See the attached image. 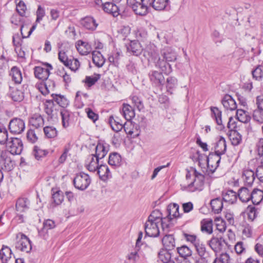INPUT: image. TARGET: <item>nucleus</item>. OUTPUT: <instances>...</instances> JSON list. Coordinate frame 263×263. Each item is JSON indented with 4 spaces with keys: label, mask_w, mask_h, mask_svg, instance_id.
Returning a JSON list of instances; mask_svg holds the SVG:
<instances>
[{
    "label": "nucleus",
    "mask_w": 263,
    "mask_h": 263,
    "mask_svg": "<svg viewBox=\"0 0 263 263\" xmlns=\"http://www.w3.org/2000/svg\"><path fill=\"white\" fill-rule=\"evenodd\" d=\"M186 182L181 184V190L193 192L202 191L204 184V176L195 168L191 167L186 174Z\"/></svg>",
    "instance_id": "f257e3e1"
},
{
    "label": "nucleus",
    "mask_w": 263,
    "mask_h": 263,
    "mask_svg": "<svg viewBox=\"0 0 263 263\" xmlns=\"http://www.w3.org/2000/svg\"><path fill=\"white\" fill-rule=\"evenodd\" d=\"M159 223L156 217L149 215L144 224L145 235L151 237H157L160 235Z\"/></svg>",
    "instance_id": "f03ea898"
},
{
    "label": "nucleus",
    "mask_w": 263,
    "mask_h": 263,
    "mask_svg": "<svg viewBox=\"0 0 263 263\" xmlns=\"http://www.w3.org/2000/svg\"><path fill=\"white\" fill-rule=\"evenodd\" d=\"M16 238L15 248L17 250L26 253H29L31 250V242L26 235L22 233H18Z\"/></svg>",
    "instance_id": "7ed1b4c3"
},
{
    "label": "nucleus",
    "mask_w": 263,
    "mask_h": 263,
    "mask_svg": "<svg viewBox=\"0 0 263 263\" xmlns=\"http://www.w3.org/2000/svg\"><path fill=\"white\" fill-rule=\"evenodd\" d=\"M91 182V179L87 174L81 172L76 175L73 179V184L76 188L84 191L86 189Z\"/></svg>",
    "instance_id": "20e7f679"
},
{
    "label": "nucleus",
    "mask_w": 263,
    "mask_h": 263,
    "mask_svg": "<svg viewBox=\"0 0 263 263\" xmlns=\"http://www.w3.org/2000/svg\"><path fill=\"white\" fill-rule=\"evenodd\" d=\"M181 215H166L165 217H156V220L161 225L163 231H168L176 223V219L181 217Z\"/></svg>",
    "instance_id": "39448f33"
},
{
    "label": "nucleus",
    "mask_w": 263,
    "mask_h": 263,
    "mask_svg": "<svg viewBox=\"0 0 263 263\" xmlns=\"http://www.w3.org/2000/svg\"><path fill=\"white\" fill-rule=\"evenodd\" d=\"M52 69V66L46 63L42 66H35L34 68V73L35 78L43 81L47 80L50 73V71Z\"/></svg>",
    "instance_id": "423d86ee"
},
{
    "label": "nucleus",
    "mask_w": 263,
    "mask_h": 263,
    "mask_svg": "<svg viewBox=\"0 0 263 263\" xmlns=\"http://www.w3.org/2000/svg\"><path fill=\"white\" fill-rule=\"evenodd\" d=\"M6 146L9 154L20 155L23 149L22 140L17 138H11L6 143Z\"/></svg>",
    "instance_id": "0eeeda50"
},
{
    "label": "nucleus",
    "mask_w": 263,
    "mask_h": 263,
    "mask_svg": "<svg viewBox=\"0 0 263 263\" xmlns=\"http://www.w3.org/2000/svg\"><path fill=\"white\" fill-rule=\"evenodd\" d=\"M209 245L216 253H217L225 251L228 243L222 237H213L209 241Z\"/></svg>",
    "instance_id": "6e6552de"
},
{
    "label": "nucleus",
    "mask_w": 263,
    "mask_h": 263,
    "mask_svg": "<svg viewBox=\"0 0 263 263\" xmlns=\"http://www.w3.org/2000/svg\"><path fill=\"white\" fill-rule=\"evenodd\" d=\"M25 128V123L23 120L14 118L10 120L9 124L10 132L14 134H21Z\"/></svg>",
    "instance_id": "1a4fd4ad"
},
{
    "label": "nucleus",
    "mask_w": 263,
    "mask_h": 263,
    "mask_svg": "<svg viewBox=\"0 0 263 263\" xmlns=\"http://www.w3.org/2000/svg\"><path fill=\"white\" fill-rule=\"evenodd\" d=\"M0 163L7 171L12 170L14 165L13 162L10 157V154L8 151H3L1 153Z\"/></svg>",
    "instance_id": "9d476101"
},
{
    "label": "nucleus",
    "mask_w": 263,
    "mask_h": 263,
    "mask_svg": "<svg viewBox=\"0 0 263 263\" xmlns=\"http://www.w3.org/2000/svg\"><path fill=\"white\" fill-rule=\"evenodd\" d=\"M205 161L207 164L208 168L211 171L214 172L219 166L220 162V156L217 154H210L208 157L205 156Z\"/></svg>",
    "instance_id": "9b49d317"
},
{
    "label": "nucleus",
    "mask_w": 263,
    "mask_h": 263,
    "mask_svg": "<svg viewBox=\"0 0 263 263\" xmlns=\"http://www.w3.org/2000/svg\"><path fill=\"white\" fill-rule=\"evenodd\" d=\"M109 149V145L104 141H99L96 147V154L95 156L99 159L103 158L107 154Z\"/></svg>",
    "instance_id": "f8f14e48"
},
{
    "label": "nucleus",
    "mask_w": 263,
    "mask_h": 263,
    "mask_svg": "<svg viewBox=\"0 0 263 263\" xmlns=\"http://www.w3.org/2000/svg\"><path fill=\"white\" fill-rule=\"evenodd\" d=\"M215 153L218 155H223L227 151L226 141L224 137L219 136L215 139Z\"/></svg>",
    "instance_id": "ddd939ff"
},
{
    "label": "nucleus",
    "mask_w": 263,
    "mask_h": 263,
    "mask_svg": "<svg viewBox=\"0 0 263 263\" xmlns=\"http://www.w3.org/2000/svg\"><path fill=\"white\" fill-rule=\"evenodd\" d=\"M143 55L148 61H155L158 57V53L156 47L154 44H149L143 51Z\"/></svg>",
    "instance_id": "4468645a"
},
{
    "label": "nucleus",
    "mask_w": 263,
    "mask_h": 263,
    "mask_svg": "<svg viewBox=\"0 0 263 263\" xmlns=\"http://www.w3.org/2000/svg\"><path fill=\"white\" fill-rule=\"evenodd\" d=\"M151 82L155 86H161L164 83V77L162 73L157 71H152L149 73Z\"/></svg>",
    "instance_id": "2eb2a0df"
},
{
    "label": "nucleus",
    "mask_w": 263,
    "mask_h": 263,
    "mask_svg": "<svg viewBox=\"0 0 263 263\" xmlns=\"http://www.w3.org/2000/svg\"><path fill=\"white\" fill-rule=\"evenodd\" d=\"M30 208V201L26 197H20L16 201L15 208L20 213L27 212Z\"/></svg>",
    "instance_id": "dca6fc26"
},
{
    "label": "nucleus",
    "mask_w": 263,
    "mask_h": 263,
    "mask_svg": "<svg viewBox=\"0 0 263 263\" xmlns=\"http://www.w3.org/2000/svg\"><path fill=\"white\" fill-rule=\"evenodd\" d=\"M99 160L95 155H89L85 161V166L89 172H96L99 166Z\"/></svg>",
    "instance_id": "f3484780"
},
{
    "label": "nucleus",
    "mask_w": 263,
    "mask_h": 263,
    "mask_svg": "<svg viewBox=\"0 0 263 263\" xmlns=\"http://www.w3.org/2000/svg\"><path fill=\"white\" fill-rule=\"evenodd\" d=\"M211 117L214 119L217 125L218 126V128L220 130L224 128V126L223 124V121L222 120V112L216 107H211Z\"/></svg>",
    "instance_id": "a211bd4d"
},
{
    "label": "nucleus",
    "mask_w": 263,
    "mask_h": 263,
    "mask_svg": "<svg viewBox=\"0 0 263 263\" xmlns=\"http://www.w3.org/2000/svg\"><path fill=\"white\" fill-rule=\"evenodd\" d=\"M96 172L100 179L103 181H106L112 177L111 173L106 164H100Z\"/></svg>",
    "instance_id": "6ab92c4d"
},
{
    "label": "nucleus",
    "mask_w": 263,
    "mask_h": 263,
    "mask_svg": "<svg viewBox=\"0 0 263 263\" xmlns=\"http://www.w3.org/2000/svg\"><path fill=\"white\" fill-rule=\"evenodd\" d=\"M78 51L81 55H87L92 51L91 45L87 42L79 40L76 44Z\"/></svg>",
    "instance_id": "aec40b11"
},
{
    "label": "nucleus",
    "mask_w": 263,
    "mask_h": 263,
    "mask_svg": "<svg viewBox=\"0 0 263 263\" xmlns=\"http://www.w3.org/2000/svg\"><path fill=\"white\" fill-rule=\"evenodd\" d=\"M8 95L14 102H21L24 98V92L15 87H9Z\"/></svg>",
    "instance_id": "412c9836"
},
{
    "label": "nucleus",
    "mask_w": 263,
    "mask_h": 263,
    "mask_svg": "<svg viewBox=\"0 0 263 263\" xmlns=\"http://www.w3.org/2000/svg\"><path fill=\"white\" fill-rule=\"evenodd\" d=\"M120 111L127 121H130L135 116L134 109L128 104L123 103Z\"/></svg>",
    "instance_id": "4be33fe9"
},
{
    "label": "nucleus",
    "mask_w": 263,
    "mask_h": 263,
    "mask_svg": "<svg viewBox=\"0 0 263 263\" xmlns=\"http://www.w3.org/2000/svg\"><path fill=\"white\" fill-rule=\"evenodd\" d=\"M221 102L223 107L227 110H234L237 108V105L235 101L229 95H225L223 97Z\"/></svg>",
    "instance_id": "5701e85b"
},
{
    "label": "nucleus",
    "mask_w": 263,
    "mask_h": 263,
    "mask_svg": "<svg viewBox=\"0 0 263 263\" xmlns=\"http://www.w3.org/2000/svg\"><path fill=\"white\" fill-rule=\"evenodd\" d=\"M156 60L157 61H155L156 67L160 69L161 71L165 73L168 74L172 72V68L171 65L168 63V62L166 61L164 59H161L158 57Z\"/></svg>",
    "instance_id": "b1692460"
},
{
    "label": "nucleus",
    "mask_w": 263,
    "mask_h": 263,
    "mask_svg": "<svg viewBox=\"0 0 263 263\" xmlns=\"http://www.w3.org/2000/svg\"><path fill=\"white\" fill-rule=\"evenodd\" d=\"M165 250L171 251L175 247V240L173 235H165L162 239Z\"/></svg>",
    "instance_id": "393cba45"
},
{
    "label": "nucleus",
    "mask_w": 263,
    "mask_h": 263,
    "mask_svg": "<svg viewBox=\"0 0 263 263\" xmlns=\"http://www.w3.org/2000/svg\"><path fill=\"white\" fill-rule=\"evenodd\" d=\"M60 114L63 127H68L72 120L73 114L68 110L62 109L61 110Z\"/></svg>",
    "instance_id": "a878e982"
},
{
    "label": "nucleus",
    "mask_w": 263,
    "mask_h": 263,
    "mask_svg": "<svg viewBox=\"0 0 263 263\" xmlns=\"http://www.w3.org/2000/svg\"><path fill=\"white\" fill-rule=\"evenodd\" d=\"M162 54L163 59L168 62H175L177 58L176 52L170 47L165 48Z\"/></svg>",
    "instance_id": "bb28decb"
},
{
    "label": "nucleus",
    "mask_w": 263,
    "mask_h": 263,
    "mask_svg": "<svg viewBox=\"0 0 263 263\" xmlns=\"http://www.w3.org/2000/svg\"><path fill=\"white\" fill-rule=\"evenodd\" d=\"M127 51L133 55L138 56L141 53L143 49L138 41H132L130 42L129 46L127 47Z\"/></svg>",
    "instance_id": "cd10ccee"
},
{
    "label": "nucleus",
    "mask_w": 263,
    "mask_h": 263,
    "mask_svg": "<svg viewBox=\"0 0 263 263\" xmlns=\"http://www.w3.org/2000/svg\"><path fill=\"white\" fill-rule=\"evenodd\" d=\"M103 9L105 12L111 14L114 16H117L119 14L118 7L111 2L105 3L103 5Z\"/></svg>",
    "instance_id": "c85d7f7f"
},
{
    "label": "nucleus",
    "mask_w": 263,
    "mask_h": 263,
    "mask_svg": "<svg viewBox=\"0 0 263 263\" xmlns=\"http://www.w3.org/2000/svg\"><path fill=\"white\" fill-rule=\"evenodd\" d=\"M12 251L11 249L5 245L2 246L0 250V259L2 263H7L8 260L11 257Z\"/></svg>",
    "instance_id": "c756f323"
},
{
    "label": "nucleus",
    "mask_w": 263,
    "mask_h": 263,
    "mask_svg": "<svg viewBox=\"0 0 263 263\" xmlns=\"http://www.w3.org/2000/svg\"><path fill=\"white\" fill-rule=\"evenodd\" d=\"M10 76L15 84H20L21 83L23 77L21 71L16 66L13 67L10 70Z\"/></svg>",
    "instance_id": "7c9ffc66"
},
{
    "label": "nucleus",
    "mask_w": 263,
    "mask_h": 263,
    "mask_svg": "<svg viewBox=\"0 0 263 263\" xmlns=\"http://www.w3.org/2000/svg\"><path fill=\"white\" fill-rule=\"evenodd\" d=\"M222 195L223 200L229 203H234L237 200V195L233 190L224 191Z\"/></svg>",
    "instance_id": "2f4dec72"
},
{
    "label": "nucleus",
    "mask_w": 263,
    "mask_h": 263,
    "mask_svg": "<svg viewBox=\"0 0 263 263\" xmlns=\"http://www.w3.org/2000/svg\"><path fill=\"white\" fill-rule=\"evenodd\" d=\"M201 231L203 233L211 234L213 232V220L211 219H204L201 221Z\"/></svg>",
    "instance_id": "473e14b6"
},
{
    "label": "nucleus",
    "mask_w": 263,
    "mask_h": 263,
    "mask_svg": "<svg viewBox=\"0 0 263 263\" xmlns=\"http://www.w3.org/2000/svg\"><path fill=\"white\" fill-rule=\"evenodd\" d=\"M44 121L43 117L38 114L33 115L29 120V124L32 127L38 128L43 126Z\"/></svg>",
    "instance_id": "72a5a7b5"
},
{
    "label": "nucleus",
    "mask_w": 263,
    "mask_h": 263,
    "mask_svg": "<svg viewBox=\"0 0 263 263\" xmlns=\"http://www.w3.org/2000/svg\"><path fill=\"white\" fill-rule=\"evenodd\" d=\"M242 177L245 184L251 186L255 179L254 173L253 171L250 170H244Z\"/></svg>",
    "instance_id": "f704fd0d"
},
{
    "label": "nucleus",
    "mask_w": 263,
    "mask_h": 263,
    "mask_svg": "<svg viewBox=\"0 0 263 263\" xmlns=\"http://www.w3.org/2000/svg\"><path fill=\"white\" fill-rule=\"evenodd\" d=\"M92 59L94 64L98 67L103 66L105 63V59L100 51H92Z\"/></svg>",
    "instance_id": "c9c22d12"
},
{
    "label": "nucleus",
    "mask_w": 263,
    "mask_h": 263,
    "mask_svg": "<svg viewBox=\"0 0 263 263\" xmlns=\"http://www.w3.org/2000/svg\"><path fill=\"white\" fill-rule=\"evenodd\" d=\"M55 84L53 81L49 80L45 83H42L38 85V89L40 91L44 96L49 92V89L53 88Z\"/></svg>",
    "instance_id": "e433bc0d"
},
{
    "label": "nucleus",
    "mask_w": 263,
    "mask_h": 263,
    "mask_svg": "<svg viewBox=\"0 0 263 263\" xmlns=\"http://www.w3.org/2000/svg\"><path fill=\"white\" fill-rule=\"evenodd\" d=\"M263 199V192L258 189H254L251 194V200L254 204H259Z\"/></svg>",
    "instance_id": "4c0bfd02"
},
{
    "label": "nucleus",
    "mask_w": 263,
    "mask_h": 263,
    "mask_svg": "<svg viewBox=\"0 0 263 263\" xmlns=\"http://www.w3.org/2000/svg\"><path fill=\"white\" fill-rule=\"evenodd\" d=\"M82 24L85 28L92 30L96 29L98 26V24L96 22L95 20L90 16L85 17L83 20Z\"/></svg>",
    "instance_id": "58836bf2"
},
{
    "label": "nucleus",
    "mask_w": 263,
    "mask_h": 263,
    "mask_svg": "<svg viewBox=\"0 0 263 263\" xmlns=\"http://www.w3.org/2000/svg\"><path fill=\"white\" fill-rule=\"evenodd\" d=\"M109 122L112 130L116 132L120 131L124 127V125L121 123L120 119L118 117H110Z\"/></svg>",
    "instance_id": "ea45409f"
},
{
    "label": "nucleus",
    "mask_w": 263,
    "mask_h": 263,
    "mask_svg": "<svg viewBox=\"0 0 263 263\" xmlns=\"http://www.w3.org/2000/svg\"><path fill=\"white\" fill-rule=\"evenodd\" d=\"M121 163V157L117 153L110 154L108 158V164L112 166H119Z\"/></svg>",
    "instance_id": "a19ab883"
},
{
    "label": "nucleus",
    "mask_w": 263,
    "mask_h": 263,
    "mask_svg": "<svg viewBox=\"0 0 263 263\" xmlns=\"http://www.w3.org/2000/svg\"><path fill=\"white\" fill-rule=\"evenodd\" d=\"M211 206L215 214H219L223 208L222 201L219 198L213 199L211 201Z\"/></svg>",
    "instance_id": "79ce46f5"
},
{
    "label": "nucleus",
    "mask_w": 263,
    "mask_h": 263,
    "mask_svg": "<svg viewBox=\"0 0 263 263\" xmlns=\"http://www.w3.org/2000/svg\"><path fill=\"white\" fill-rule=\"evenodd\" d=\"M178 81L175 77H168L166 80V88L167 91L170 93L172 94L173 91L176 87Z\"/></svg>",
    "instance_id": "37998d69"
},
{
    "label": "nucleus",
    "mask_w": 263,
    "mask_h": 263,
    "mask_svg": "<svg viewBox=\"0 0 263 263\" xmlns=\"http://www.w3.org/2000/svg\"><path fill=\"white\" fill-rule=\"evenodd\" d=\"M213 263H233V260L228 253L222 252L215 258Z\"/></svg>",
    "instance_id": "c03bdc74"
},
{
    "label": "nucleus",
    "mask_w": 263,
    "mask_h": 263,
    "mask_svg": "<svg viewBox=\"0 0 263 263\" xmlns=\"http://www.w3.org/2000/svg\"><path fill=\"white\" fill-rule=\"evenodd\" d=\"M251 194L246 187H242L239 190L238 196L242 202H247L251 200Z\"/></svg>",
    "instance_id": "a18cd8bd"
},
{
    "label": "nucleus",
    "mask_w": 263,
    "mask_h": 263,
    "mask_svg": "<svg viewBox=\"0 0 263 263\" xmlns=\"http://www.w3.org/2000/svg\"><path fill=\"white\" fill-rule=\"evenodd\" d=\"M158 258L163 263H168L172 261L171 259V254L169 252V250L162 249L158 253Z\"/></svg>",
    "instance_id": "49530a36"
},
{
    "label": "nucleus",
    "mask_w": 263,
    "mask_h": 263,
    "mask_svg": "<svg viewBox=\"0 0 263 263\" xmlns=\"http://www.w3.org/2000/svg\"><path fill=\"white\" fill-rule=\"evenodd\" d=\"M168 0H153L151 7L157 11H161L165 9L167 5Z\"/></svg>",
    "instance_id": "de8ad7c7"
},
{
    "label": "nucleus",
    "mask_w": 263,
    "mask_h": 263,
    "mask_svg": "<svg viewBox=\"0 0 263 263\" xmlns=\"http://www.w3.org/2000/svg\"><path fill=\"white\" fill-rule=\"evenodd\" d=\"M52 97L53 101L62 107H65L68 104V101L64 96L52 94Z\"/></svg>",
    "instance_id": "09e8293b"
},
{
    "label": "nucleus",
    "mask_w": 263,
    "mask_h": 263,
    "mask_svg": "<svg viewBox=\"0 0 263 263\" xmlns=\"http://www.w3.org/2000/svg\"><path fill=\"white\" fill-rule=\"evenodd\" d=\"M236 117L238 121L245 123L248 122L250 120L248 113L242 109L237 110Z\"/></svg>",
    "instance_id": "8fccbe9b"
},
{
    "label": "nucleus",
    "mask_w": 263,
    "mask_h": 263,
    "mask_svg": "<svg viewBox=\"0 0 263 263\" xmlns=\"http://www.w3.org/2000/svg\"><path fill=\"white\" fill-rule=\"evenodd\" d=\"M16 10L22 16H26L27 6L24 1L22 0H15Z\"/></svg>",
    "instance_id": "3c124183"
},
{
    "label": "nucleus",
    "mask_w": 263,
    "mask_h": 263,
    "mask_svg": "<svg viewBox=\"0 0 263 263\" xmlns=\"http://www.w3.org/2000/svg\"><path fill=\"white\" fill-rule=\"evenodd\" d=\"M177 252L179 256L184 259L192 255V252L189 247L183 245L177 248Z\"/></svg>",
    "instance_id": "603ef678"
},
{
    "label": "nucleus",
    "mask_w": 263,
    "mask_h": 263,
    "mask_svg": "<svg viewBox=\"0 0 263 263\" xmlns=\"http://www.w3.org/2000/svg\"><path fill=\"white\" fill-rule=\"evenodd\" d=\"M229 137L233 145H238L241 142V136L236 130L231 131Z\"/></svg>",
    "instance_id": "864d4df0"
},
{
    "label": "nucleus",
    "mask_w": 263,
    "mask_h": 263,
    "mask_svg": "<svg viewBox=\"0 0 263 263\" xmlns=\"http://www.w3.org/2000/svg\"><path fill=\"white\" fill-rule=\"evenodd\" d=\"M44 133L46 138H54L58 135L57 129L52 126H47L44 128Z\"/></svg>",
    "instance_id": "5fc2aeb1"
},
{
    "label": "nucleus",
    "mask_w": 263,
    "mask_h": 263,
    "mask_svg": "<svg viewBox=\"0 0 263 263\" xmlns=\"http://www.w3.org/2000/svg\"><path fill=\"white\" fill-rule=\"evenodd\" d=\"M33 153L35 159L39 160L45 157L48 154V152L35 146L34 147Z\"/></svg>",
    "instance_id": "6e6d98bb"
},
{
    "label": "nucleus",
    "mask_w": 263,
    "mask_h": 263,
    "mask_svg": "<svg viewBox=\"0 0 263 263\" xmlns=\"http://www.w3.org/2000/svg\"><path fill=\"white\" fill-rule=\"evenodd\" d=\"M254 79L256 80H261L263 78V66L258 65L252 71Z\"/></svg>",
    "instance_id": "4d7b16f0"
},
{
    "label": "nucleus",
    "mask_w": 263,
    "mask_h": 263,
    "mask_svg": "<svg viewBox=\"0 0 263 263\" xmlns=\"http://www.w3.org/2000/svg\"><path fill=\"white\" fill-rule=\"evenodd\" d=\"M215 225L218 231L223 232L226 230V223L225 221L221 217H217L215 219Z\"/></svg>",
    "instance_id": "13d9d810"
},
{
    "label": "nucleus",
    "mask_w": 263,
    "mask_h": 263,
    "mask_svg": "<svg viewBox=\"0 0 263 263\" xmlns=\"http://www.w3.org/2000/svg\"><path fill=\"white\" fill-rule=\"evenodd\" d=\"M21 27V34L22 35L23 38H27L29 37L32 32L36 29V24H34L31 28L29 29V30L28 31L27 35L25 34V32L26 31L28 30V27L27 25L24 24H22Z\"/></svg>",
    "instance_id": "bf43d9fd"
},
{
    "label": "nucleus",
    "mask_w": 263,
    "mask_h": 263,
    "mask_svg": "<svg viewBox=\"0 0 263 263\" xmlns=\"http://www.w3.org/2000/svg\"><path fill=\"white\" fill-rule=\"evenodd\" d=\"M183 235L186 241L192 243L194 247L200 241L199 239L194 234L184 233Z\"/></svg>",
    "instance_id": "052dcab7"
},
{
    "label": "nucleus",
    "mask_w": 263,
    "mask_h": 263,
    "mask_svg": "<svg viewBox=\"0 0 263 263\" xmlns=\"http://www.w3.org/2000/svg\"><path fill=\"white\" fill-rule=\"evenodd\" d=\"M87 99L88 96L87 93H82L81 91H78L75 98V104L78 108H82L84 106V103L81 102L82 98Z\"/></svg>",
    "instance_id": "680f3d73"
},
{
    "label": "nucleus",
    "mask_w": 263,
    "mask_h": 263,
    "mask_svg": "<svg viewBox=\"0 0 263 263\" xmlns=\"http://www.w3.org/2000/svg\"><path fill=\"white\" fill-rule=\"evenodd\" d=\"M58 58L61 62H62L65 66H69V60L66 54V51L61 50L59 51Z\"/></svg>",
    "instance_id": "e2e57ef3"
},
{
    "label": "nucleus",
    "mask_w": 263,
    "mask_h": 263,
    "mask_svg": "<svg viewBox=\"0 0 263 263\" xmlns=\"http://www.w3.org/2000/svg\"><path fill=\"white\" fill-rule=\"evenodd\" d=\"M127 121L128 122L125 123V124H124V130L127 135L130 136H134V133L135 130L134 125L129 121Z\"/></svg>",
    "instance_id": "0e129e2a"
},
{
    "label": "nucleus",
    "mask_w": 263,
    "mask_h": 263,
    "mask_svg": "<svg viewBox=\"0 0 263 263\" xmlns=\"http://www.w3.org/2000/svg\"><path fill=\"white\" fill-rule=\"evenodd\" d=\"M45 14L46 13L45 8L42 7L41 5H39L36 11V18L34 24H36L37 25V23H40V22L43 20L44 17L45 16Z\"/></svg>",
    "instance_id": "69168bd1"
},
{
    "label": "nucleus",
    "mask_w": 263,
    "mask_h": 263,
    "mask_svg": "<svg viewBox=\"0 0 263 263\" xmlns=\"http://www.w3.org/2000/svg\"><path fill=\"white\" fill-rule=\"evenodd\" d=\"M253 120L259 123L263 124V110L260 109H255L253 114Z\"/></svg>",
    "instance_id": "338daca9"
},
{
    "label": "nucleus",
    "mask_w": 263,
    "mask_h": 263,
    "mask_svg": "<svg viewBox=\"0 0 263 263\" xmlns=\"http://www.w3.org/2000/svg\"><path fill=\"white\" fill-rule=\"evenodd\" d=\"M100 78V74L95 73L92 76L86 77L85 80V82L88 86H91L94 85Z\"/></svg>",
    "instance_id": "774afa93"
}]
</instances>
